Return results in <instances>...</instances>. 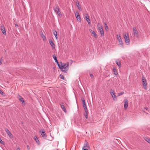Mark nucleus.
Segmentation results:
<instances>
[{
	"label": "nucleus",
	"instance_id": "20",
	"mask_svg": "<svg viewBox=\"0 0 150 150\" xmlns=\"http://www.w3.org/2000/svg\"><path fill=\"white\" fill-rule=\"evenodd\" d=\"M116 63L119 67H120L121 66L120 62L119 61H116Z\"/></svg>",
	"mask_w": 150,
	"mask_h": 150
},
{
	"label": "nucleus",
	"instance_id": "27",
	"mask_svg": "<svg viewBox=\"0 0 150 150\" xmlns=\"http://www.w3.org/2000/svg\"><path fill=\"white\" fill-rule=\"evenodd\" d=\"M89 17H88L87 18H86V19L87 22L89 24H91L90 20L89 19Z\"/></svg>",
	"mask_w": 150,
	"mask_h": 150
},
{
	"label": "nucleus",
	"instance_id": "35",
	"mask_svg": "<svg viewBox=\"0 0 150 150\" xmlns=\"http://www.w3.org/2000/svg\"><path fill=\"white\" fill-rule=\"evenodd\" d=\"M3 59L2 58H0V65H1L2 63Z\"/></svg>",
	"mask_w": 150,
	"mask_h": 150
},
{
	"label": "nucleus",
	"instance_id": "32",
	"mask_svg": "<svg viewBox=\"0 0 150 150\" xmlns=\"http://www.w3.org/2000/svg\"><path fill=\"white\" fill-rule=\"evenodd\" d=\"M75 15L76 17L78 15H80L79 12L78 11H76V12H75Z\"/></svg>",
	"mask_w": 150,
	"mask_h": 150
},
{
	"label": "nucleus",
	"instance_id": "18",
	"mask_svg": "<svg viewBox=\"0 0 150 150\" xmlns=\"http://www.w3.org/2000/svg\"><path fill=\"white\" fill-rule=\"evenodd\" d=\"M18 99L20 101L22 102V103H23L24 102V101L23 98L21 96H19L18 97Z\"/></svg>",
	"mask_w": 150,
	"mask_h": 150
},
{
	"label": "nucleus",
	"instance_id": "45",
	"mask_svg": "<svg viewBox=\"0 0 150 150\" xmlns=\"http://www.w3.org/2000/svg\"><path fill=\"white\" fill-rule=\"evenodd\" d=\"M17 150H20L19 148H18L17 149Z\"/></svg>",
	"mask_w": 150,
	"mask_h": 150
},
{
	"label": "nucleus",
	"instance_id": "13",
	"mask_svg": "<svg viewBox=\"0 0 150 150\" xmlns=\"http://www.w3.org/2000/svg\"><path fill=\"white\" fill-rule=\"evenodd\" d=\"M104 27L105 30L107 32H108L109 30V27L107 25L106 23H104Z\"/></svg>",
	"mask_w": 150,
	"mask_h": 150
},
{
	"label": "nucleus",
	"instance_id": "44",
	"mask_svg": "<svg viewBox=\"0 0 150 150\" xmlns=\"http://www.w3.org/2000/svg\"><path fill=\"white\" fill-rule=\"evenodd\" d=\"M83 149V150H88L87 149H85V148L84 149Z\"/></svg>",
	"mask_w": 150,
	"mask_h": 150
},
{
	"label": "nucleus",
	"instance_id": "1",
	"mask_svg": "<svg viewBox=\"0 0 150 150\" xmlns=\"http://www.w3.org/2000/svg\"><path fill=\"white\" fill-rule=\"evenodd\" d=\"M58 65L62 71H65L66 69H68L69 63L67 62L66 63H64L61 62L58 64Z\"/></svg>",
	"mask_w": 150,
	"mask_h": 150
},
{
	"label": "nucleus",
	"instance_id": "26",
	"mask_svg": "<svg viewBox=\"0 0 150 150\" xmlns=\"http://www.w3.org/2000/svg\"><path fill=\"white\" fill-rule=\"evenodd\" d=\"M34 139H35V140L36 141V142L37 143H38L39 142V140H38L37 137L36 136H35L34 137Z\"/></svg>",
	"mask_w": 150,
	"mask_h": 150
},
{
	"label": "nucleus",
	"instance_id": "12",
	"mask_svg": "<svg viewBox=\"0 0 150 150\" xmlns=\"http://www.w3.org/2000/svg\"><path fill=\"white\" fill-rule=\"evenodd\" d=\"M49 42L51 46H52V48L53 49H55V45L53 42V41L51 40H49Z\"/></svg>",
	"mask_w": 150,
	"mask_h": 150
},
{
	"label": "nucleus",
	"instance_id": "17",
	"mask_svg": "<svg viewBox=\"0 0 150 150\" xmlns=\"http://www.w3.org/2000/svg\"><path fill=\"white\" fill-rule=\"evenodd\" d=\"M142 83L144 88L145 89H146L147 88L146 81H143Z\"/></svg>",
	"mask_w": 150,
	"mask_h": 150
},
{
	"label": "nucleus",
	"instance_id": "15",
	"mask_svg": "<svg viewBox=\"0 0 150 150\" xmlns=\"http://www.w3.org/2000/svg\"><path fill=\"white\" fill-rule=\"evenodd\" d=\"M76 6L78 7V9L79 10L81 11L82 10V9H81V7L80 6V5L79 4V3L78 1H76Z\"/></svg>",
	"mask_w": 150,
	"mask_h": 150
},
{
	"label": "nucleus",
	"instance_id": "41",
	"mask_svg": "<svg viewBox=\"0 0 150 150\" xmlns=\"http://www.w3.org/2000/svg\"><path fill=\"white\" fill-rule=\"evenodd\" d=\"M27 148L28 150H29L30 149V147L28 145L27 146Z\"/></svg>",
	"mask_w": 150,
	"mask_h": 150
},
{
	"label": "nucleus",
	"instance_id": "31",
	"mask_svg": "<svg viewBox=\"0 0 150 150\" xmlns=\"http://www.w3.org/2000/svg\"><path fill=\"white\" fill-rule=\"evenodd\" d=\"M146 81V79L145 77L144 76H142V82L144 81Z\"/></svg>",
	"mask_w": 150,
	"mask_h": 150
},
{
	"label": "nucleus",
	"instance_id": "5",
	"mask_svg": "<svg viewBox=\"0 0 150 150\" xmlns=\"http://www.w3.org/2000/svg\"><path fill=\"white\" fill-rule=\"evenodd\" d=\"M98 29L101 35H103V29L102 26L98 24Z\"/></svg>",
	"mask_w": 150,
	"mask_h": 150
},
{
	"label": "nucleus",
	"instance_id": "3",
	"mask_svg": "<svg viewBox=\"0 0 150 150\" xmlns=\"http://www.w3.org/2000/svg\"><path fill=\"white\" fill-rule=\"evenodd\" d=\"M117 38L119 41V44L120 45H121L122 47L123 46V43L122 40L120 36H119L118 35H117Z\"/></svg>",
	"mask_w": 150,
	"mask_h": 150
},
{
	"label": "nucleus",
	"instance_id": "21",
	"mask_svg": "<svg viewBox=\"0 0 150 150\" xmlns=\"http://www.w3.org/2000/svg\"><path fill=\"white\" fill-rule=\"evenodd\" d=\"M53 58H54V60H55V62L57 63V64H59V62L57 59V57L56 56L53 55Z\"/></svg>",
	"mask_w": 150,
	"mask_h": 150
},
{
	"label": "nucleus",
	"instance_id": "28",
	"mask_svg": "<svg viewBox=\"0 0 150 150\" xmlns=\"http://www.w3.org/2000/svg\"><path fill=\"white\" fill-rule=\"evenodd\" d=\"M144 139L146 142L150 144V140L147 137H145Z\"/></svg>",
	"mask_w": 150,
	"mask_h": 150
},
{
	"label": "nucleus",
	"instance_id": "39",
	"mask_svg": "<svg viewBox=\"0 0 150 150\" xmlns=\"http://www.w3.org/2000/svg\"><path fill=\"white\" fill-rule=\"evenodd\" d=\"M0 93L2 95H3V94L4 93L2 92V91H1V90H0Z\"/></svg>",
	"mask_w": 150,
	"mask_h": 150
},
{
	"label": "nucleus",
	"instance_id": "40",
	"mask_svg": "<svg viewBox=\"0 0 150 150\" xmlns=\"http://www.w3.org/2000/svg\"><path fill=\"white\" fill-rule=\"evenodd\" d=\"M90 76L91 78H93V76L92 74H90Z\"/></svg>",
	"mask_w": 150,
	"mask_h": 150
},
{
	"label": "nucleus",
	"instance_id": "37",
	"mask_svg": "<svg viewBox=\"0 0 150 150\" xmlns=\"http://www.w3.org/2000/svg\"><path fill=\"white\" fill-rule=\"evenodd\" d=\"M82 102H83V104H86V103H85V100H84V99L83 98V99H82Z\"/></svg>",
	"mask_w": 150,
	"mask_h": 150
},
{
	"label": "nucleus",
	"instance_id": "6",
	"mask_svg": "<svg viewBox=\"0 0 150 150\" xmlns=\"http://www.w3.org/2000/svg\"><path fill=\"white\" fill-rule=\"evenodd\" d=\"M5 131L10 138H12L13 137V135L10 132L8 129H5Z\"/></svg>",
	"mask_w": 150,
	"mask_h": 150
},
{
	"label": "nucleus",
	"instance_id": "43",
	"mask_svg": "<svg viewBox=\"0 0 150 150\" xmlns=\"http://www.w3.org/2000/svg\"><path fill=\"white\" fill-rule=\"evenodd\" d=\"M148 108L147 107H146L145 108V109L146 110H147L148 109Z\"/></svg>",
	"mask_w": 150,
	"mask_h": 150
},
{
	"label": "nucleus",
	"instance_id": "10",
	"mask_svg": "<svg viewBox=\"0 0 150 150\" xmlns=\"http://www.w3.org/2000/svg\"><path fill=\"white\" fill-rule=\"evenodd\" d=\"M124 108L125 109H126L128 106V102L127 99H125L124 100Z\"/></svg>",
	"mask_w": 150,
	"mask_h": 150
},
{
	"label": "nucleus",
	"instance_id": "25",
	"mask_svg": "<svg viewBox=\"0 0 150 150\" xmlns=\"http://www.w3.org/2000/svg\"><path fill=\"white\" fill-rule=\"evenodd\" d=\"M41 36L42 38L43 41H45L46 40V38L45 36V35H44L43 34H42L41 35Z\"/></svg>",
	"mask_w": 150,
	"mask_h": 150
},
{
	"label": "nucleus",
	"instance_id": "30",
	"mask_svg": "<svg viewBox=\"0 0 150 150\" xmlns=\"http://www.w3.org/2000/svg\"><path fill=\"white\" fill-rule=\"evenodd\" d=\"M83 107L84 108V110H88L87 109V107H86V104H83Z\"/></svg>",
	"mask_w": 150,
	"mask_h": 150
},
{
	"label": "nucleus",
	"instance_id": "2",
	"mask_svg": "<svg viewBox=\"0 0 150 150\" xmlns=\"http://www.w3.org/2000/svg\"><path fill=\"white\" fill-rule=\"evenodd\" d=\"M124 39L126 43H129V39L128 33H126L125 34Z\"/></svg>",
	"mask_w": 150,
	"mask_h": 150
},
{
	"label": "nucleus",
	"instance_id": "16",
	"mask_svg": "<svg viewBox=\"0 0 150 150\" xmlns=\"http://www.w3.org/2000/svg\"><path fill=\"white\" fill-rule=\"evenodd\" d=\"M85 110V112L84 113V115L85 116V117L86 119H87L88 117V110Z\"/></svg>",
	"mask_w": 150,
	"mask_h": 150
},
{
	"label": "nucleus",
	"instance_id": "23",
	"mask_svg": "<svg viewBox=\"0 0 150 150\" xmlns=\"http://www.w3.org/2000/svg\"><path fill=\"white\" fill-rule=\"evenodd\" d=\"M88 147V144L87 143H85L84 144V146H83L82 149H84L85 148H87Z\"/></svg>",
	"mask_w": 150,
	"mask_h": 150
},
{
	"label": "nucleus",
	"instance_id": "7",
	"mask_svg": "<svg viewBox=\"0 0 150 150\" xmlns=\"http://www.w3.org/2000/svg\"><path fill=\"white\" fill-rule=\"evenodd\" d=\"M0 29L3 34L4 35H6V31L5 28L4 26L2 25L1 26Z\"/></svg>",
	"mask_w": 150,
	"mask_h": 150
},
{
	"label": "nucleus",
	"instance_id": "42",
	"mask_svg": "<svg viewBox=\"0 0 150 150\" xmlns=\"http://www.w3.org/2000/svg\"><path fill=\"white\" fill-rule=\"evenodd\" d=\"M15 27H18V25L17 24H16L15 25Z\"/></svg>",
	"mask_w": 150,
	"mask_h": 150
},
{
	"label": "nucleus",
	"instance_id": "29",
	"mask_svg": "<svg viewBox=\"0 0 150 150\" xmlns=\"http://www.w3.org/2000/svg\"><path fill=\"white\" fill-rule=\"evenodd\" d=\"M77 20L78 21H81V17L80 15H78L76 17Z\"/></svg>",
	"mask_w": 150,
	"mask_h": 150
},
{
	"label": "nucleus",
	"instance_id": "8",
	"mask_svg": "<svg viewBox=\"0 0 150 150\" xmlns=\"http://www.w3.org/2000/svg\"><path fill=\"white\" fill-rule=\"evenodd\" d=\"M110 93L112 95V96L113 98V99L115 100H117L116 97V95L115 94V92L114 91L112 90L110 91Z\"/></svg>",
	"mask_w": 150,
	"mask_h": 150
},
{
	"label": "nucleus",
	"instance_id": "9",
	"mask_svg": "<svg viewBox=\"0 0 150 150\" xmlns=\"http://www.w3.org/2000/svg\"><path fill=\"white\" fill-rule=\"evenodd\" d=\"M89 32L91 33L95 38H97V35L95 31L91 29H89Z\"/></svg>",
	"mask_w": 150,
	"mask_h": 150
},
{
	"label": "nucleus",
	"instance_id": "11",
	"mask_svg": "<svg viewBox=\"0 0 150 150\" xmlns=\"http://www.w3.org/2000/svg\"><path fill=\"white\" fill-rule=\"evenodd\" d=\"M54 11L56 12H57V14L59 16L61 15V12L59 10V8L57 7H56L54 9Z\"/></svg>",
	"mask_w": 150,
	"mask_h": 150
},
{
	"label": "nucleus",
	"instance_id": "36",
	"mask_svg": "<svg viewBox=\"0 0 150 150\" xmlns=\"http://www.w3.org/2000/svg\"><path fill=\"white\" fill-rule=\"evenodd\" d=\"M0 143L3 144H4V142L1 139H0Z\"/></svg>",
	"mask_w": 150,
	"mask_h": 150
},
{
	"label": "nucleus",
	"instance_id": "24",
	"mask_svg": "<svg viewBox=\"0 0 150 150\" xmlns=\"http://www.w3.org/2000/svg\"><path fill=\"white\" fill-rule=\"evenodd\" d=\"M113 72H114V74L115 75H117L118 74L117 72V70L115 69H113Z\"/></svg>",
	"mask_w": 150,
	"mask_h": 150
},
{
	"label": "nucleus",
	"instance_id": "34",
	"mask_svg": "<svg viewBox=\"0 0 150 150\" xmlns=\"http://www.w3.org/2000/svg\"><path fill=\"white\" fill-rule=\"evenodd\" d=\"M60 77L61 79H64V76L63 75H62L61 74H60Z\"/></svg>",
	"mask_w": 150,
	"mask_h": 150
},
{
	"label": "nucleus",
	"instance_id": "19",
	"mask_svg": "<svg viewBox=\"0 0 150 150\" xmlns=\"http://www.w3.org/2000/svg\"><path fill=\"white\" fill-rule=\"evenodd\" d=\"M41 134L42 137H46V133L43 130H42V132L41 133Z\"/></svg>",
	"mask_w": 150,
	"mask_h": 150
},
{
	"label": "nucleus",
	"instance_id": "33",
	"mask_svg": "<svg viewBox=\"0 0 150 150\" xmlns=\"http://www.w3.org/2000/svg\"><path fill=\"white\" fill-rule=\"evenodd\" d=\"M124 93L123 92H121V93H118V96H120L122 95H123V94H124Z\"/></svg>",
	"mask_w": 150,
	"mask_h": 150
},
{
	"label": "nucleus",
	"instance_id": "38",
	"mask_svg": "<svg viewBox=\"0 0 150 150\" xmlns=\"http://www.w3.org/2000/svg\"><path fill=\"white\" fill-rule=\"evenodd\" d=\"M85 17L86 18H87L88 17H89V16L87 14H86L85 16Z\"/></svg>",
	"mask_w": 150,
	"mask_h": 150
},
{
	"label": "nucleus",
	"instance_id": "22",
	"mask_svg": "<svg viewBox=\"0 0 150 150\" xmlns=\"http://www.w3.org/2000/svg\"><path fill=\"white\" fill-rule=\"evenodd\" d=\"M53 33L54 35L56 38L57 40V33L56 31H54L53 32Z\"/></svg>",
	"mask_w": 150,
	"mask_h": 150
},
{
	"label": "nucleus",
	"instance_id": "4",
	"mask_svg": "<svg viewBox=\"0 0 150 150\" xmlns=\"http://www.w3.org/2000/svg\"><path fill=\"white\" fill-rule=\"evenodd\" d=\"M133 29L134 36L137 38L139 36L138 33L136 28L135 27H133Z\"/></svg>",
	"mask_w": 150,
	"mask_h": 150
},
{
	"label": "nucleus",
	"instance_id": "14",
	"mask_svg": "<svg viewBox=\"0 0 150 150\" xmlns=\"http://www.w3.org/2000/svg\"><path fill=\"white\" fill-rule=\"evenodd\" d=\"M60 105L61 106V107L62 108V109L65 112H66V110L65 108V107L64 106V105H63V103H61L60 104Z\"/></svg>",
	"mask_w": 150,
	"mask_h": 150
}]
</instances>
